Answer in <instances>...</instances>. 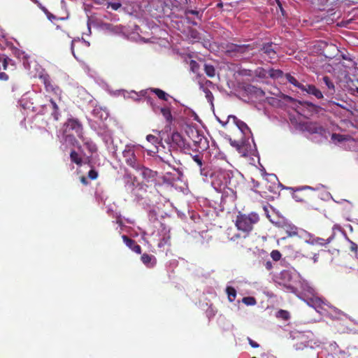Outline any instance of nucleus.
<instances>
[{
  "label": "nucleus",
  "instance_id": "obj_7",
  "mask_svg": "<svg viewBox=\"0 0 358 358\" xmlns=\"http://www.w3.org/2000/svg\"><path fill=\"white\" fill-rule=\"evenodd\" d=\"M64 126L65 133L74 131L79 138H83V127L78 120L76 119H69Z\"/></svg>",
  "mask_w": 358,
  "mask_h": 358
},
{
  "label": "nucleus",
  "instance_id": "obj_28",
  "mask_svg": "<svg viewBox=\"0 0 358 358\" xmlns=\"http://www.w3.org/2000/svg\"><path fill=\"white\" fill-rule=\"evenodd\" d=\"M285 77L286 80L291 84H292L294 86L296 87L297 88L300 89L301 86L303 83H299L294 76H292L290 73H286L285 74Z\"/></svg>",
  "mask_w": 358,
  "mask_h": 358
},
{
  "label": "nucleus",
  "instance_id": "obj_22",
  "mask_svg": "<svg viewBox=\"0 0 358 358\" xmlns=\"http://www.w3.org/2000/svg\"><path fill=\"white\" fill-rule=\"evenodd\" d=\"M200 89L204 92L206 99L210 103L211 106L213 107L214 106V104H213L214 96H213L212 92L207 87H206L204 86V85L202 83H200Z\"/></svg>",
  "mask_w": 358,
  "mask_h": 358
},
{
  "label": "nucleus",
  "instance_id": "obj_15",
  "mask_svg": "<svg viewBox=\"0 0 358 358\" xmlns=\"http://www.w3.org/2000/svg\"><path fill=\"white\" fill-rule=\"evenodd\" d=\"M122 238L126 245L129 247L131 250H133L137 254H140L141 252V246L139 245H137L135 241L129 238L125 235H123Z\"/></svg>",
  "mask_w": 358,
  "mask_h": 358
},
{
  "label": "nucleus",
  "instance_id": "obj_24",
  "mask_svg": "<svg viewBox=\"0 0 358 358\" xmlns=\"http://www.w3.org/2000/svg\"><path fill=\"white\" fill-rule=\"evenodd\" d=\"M101 135L102 139L104 141L106 145L108 146V149H110L109 146H110V145L113 144V141L110 131H106L103 133H102Z\"/></svg>",
  "mask_w": 358,
  "mask_h": 358
},
{
  "label": "nucleus",
  "instance_id": "obj_32",
  "mask_svg": "<svg viewBox=\"0 0 358 358\" xmlns=\"http://www.w3.org/2000/svg\"><path fill=\"white\" fill-rule=\"evenodd\" d=\"M83 142L85 146L91 154L96 151V146L92 141L87 139H83Z\"/></svg>",
  "mask_w": 358,
  "mask_h": 358
},
{
  "label": "nucleus",
  "instance_id": "obj_42",
  "mask_svg": "<svg viewBox=\"0 0 358 358\" xmlns=\"http://www.w3.org/2000/svg\"><path fill=\"white\" fill-rule=\"evenodd\" d=\"M271 257L274 261H278L281 257V254L278 250H273Z\"/></svg>",
  "mask_w": 358,
  "mask_h": 358
},
{
  "label": "nucleus",
  "instance_id": "obj_27",
  "mask_svg": "<svg viewBox=\"0 0 358 358\" xmlns=\"http://www.w3.org/2000/svg\"><path fill=\"white\" fill-rule=\"evenodd\" d=\"M93 114L96 117H97L101 120L106 119L108 116V113L106 110H102L101 108H96L93 110Z\"/></svg>",
  "mask_w": 358,
  "mask_h": 358
},
{
  "label": "nucleus",
  "instance_id": "obj_10",
  "mask_svg": "<svg viewBox=\"0 0 358 358\" xmlns=\"http://www.w3.org/2000/svg\"><path fill=\"white\" fill-rule=\"evenodd\" d=\"M300 90L303 92H306L309 95H313L318 99H321L324 97L322 92L313 85L303 83Z\"/></svg>",
  "mask_w": 358,
  "mask_h": 358
},
{
  "label": "nucleus",
  "instance_id": "obj_12",
  "mask_svg": "<svg viewBox=\"0 0 358 358\" xmlns=\"http://www.w3.org/2000/svg\"><path fill=\"white\" fill-rule=\"evenodd\" d=\"M140 174L143 176V178L148 182L152 181L155 180L157 172L154 171L148 168H146L142 166L141 164H139L138 168L135 169Z\"/></svg>",
  "mask_w": 358,
  "mask_h": 358
},
{
  "label": "nucleus",
  "instance_id": "obj_29",
  "mask_svg": "<svg viewBox=\"0 0 358 358\" xmlns=\"http://www.w3.org/2000/svg\"><path fill=\"white\" fill-rule=\"evenodd\" d=\"M226 292L227 294L229 301L230 302H233L236 296V289L231 286H227L226 288Z\"/></svg>",
  "mask_w": 358,
  "mask_h": 358
},
{
  "label": "nucleus",
  "instance_id": "obj_4",
  "mask_svg": "<svg viewBox=\"0 0 358 358\" xmlns=\"http://www.w3.org/2000/svg\"><path fill=\"white\" fill-rule=\"evenodd\" d=\"M313 336L312 333L307 332L304 333H298L296 336V338L299 340V342L295 344L296 350H303L305 347H310L313 348L314 345L316 346L320 345L319 341L313 342L311 337Z\"/></svg>",
  "mask_w": 358,
  "mask_h": 358
},
{
  "label": "nucleus",
  "instance_id": "obj_17",
  "mask_svg": "<svg viewBox=\"0 0 358 358\" xmlns=\"http://www.w3.org/2000/svg\"><path fill=\"white\" fill-rule=\"evenodd\" d=\"M275 45L273 43L264 44L261 50L266 54L269 58L274 59L275 57L276 51L275 50Z\"/></svg>",
  "mask_w": 358,
  "mask_h": 358
},
{
  "label": "nucleus",
  "instance_id": "obj_14",
  "mask_svg": "<svg viewBox=\"0 0 358 358\" xmlns=\"http://www.w3.org/2000/svg\"><path fill=\"white\" fill-rule=\"evenodd\" d=\"M230 119L233 120L234 124L238 127V128L241 130L245 136H247L248 134L252 135V132L250 128L244 122L238 119L236 116L231 115L228 116V120Z\"/></svg>",
  "mask_w": 358,
  "mask_h": 358
},
{
  "label": "nucleus",
  "instance_id": "obj_18",
  "mask_svg": "<svg viewBox=\"0 0 358 358\" xmlns=\"http://www.w3.org/2000/svg\"><path fill=\"white\" fill-rule=\"evenodd\" d=\"M171 141L178 148H183L185 146V141L181 134L175 131L171 135Z\"/></svg>",
  "mask_w": 358,
  "mask_h": 358
},
{
  "label": "nucleus",
  "instance_id": "obj_39",
  "mask_svg": "<svg viewBox=\"0 0 358 358\" xmlns=\"http://www.w3.org/2000/svg\"><path fill=\"white\" fill-rule=\"evenodd\" d=\"M189 36L190 38H192L194 41H199L201 38L199 33L195 29H190Z\"/></svg>",
  "mask_w": 358,
  "mask_h": 358
},
{
  "label": "nucleus",
  "instance_id": "obj_30",
  "mask_svg": "<svg viewBox=\"0 0 358 358\" xmlns=\"http://www.w3.org/2000/svg\"><path fill=\"white\" fill-rule=\"evenodd\" d=\"M322 80L327 88L331 91V94H333L335 92V85L333 82L328 76H324Z\"/></svg>",
  "mask_w": 358,
  "mask_h": 358
},
{
  "label": "nucleus",
  "instance_id": "obj_35",
  "mask_svg": "<svg viewBox=\"0 0 358 358\" xmlns=\"http://www.w3.org/2000/svg\"><path fill=\"white\" fill-rule=\"evenodd\" d=\"M153 92L155 93V94L160 99L164 101H167L168 98L169 97V95L166 94L165 92H164L162 90L159 89H154Z\"/></svg>",
  "mask_w": 358,
  "mask_h": 358
},
{
  "label": "nucleus",
  "instance_id": "obj_44",
  "mask_svg": "<svg viewBox=\"0 0 358 358\" xmlns=\"http://www.w3.org/2000/svg\"><path fill=\"white\" fill-rule=\"evenodd\" d=\"M146 139H147V141H148V142H150V143H152V144L159 143V140H158V138H157L156 136H153V135H152V134H149V135H148V136H147V137H146Z\"/></svg>",
  "mask_w": 358,
  "mask_h": 358
},
{
  "label": "nucleus",
  "instance_id": "obj_8",
  "mask_svg": "<svg viewBox=\"0 0 358 358\" xmlns=\"http://www.w3.org/2000/svg\"><path fill=\"white\" fill-rule=\"evenodd\" d=\"M41 113H45L48 110H51V115L53 116L55 120H58L59 119V106L56 101H55L52 98L48 99V103L41 104Z\"/></svg>",
  "mask_w": 358,
  "mask_h": 358
},
{
  "label": "nucleus",
  "instance_id": "obj_57",
  "mask_svg": "<svg viewBox=\"0 0 358 358\" xmlns=\"http://www.w3.org/2000/svg\"><path fill=\"white\" fill-rule=\"evenodd\" d=\"M185 14H192L195 15H198L199 14V11L194 10H186Z\"/></svg>",
  "mask_w": 358,
  "mask_h": 358
},
{
  "label": "nucleus",
  "instance_id": "obj_25",
  "mask_svg": "<svg viewBox=\"0 0 358 358\" xmlns=\"http://www.w3.org/2000/svg\"><path fill=\"white\" fill-rule=\"evenodd\" d=\"M267 73L268 75L273 79L281 78L285 76L284 73L280 69H270Z\"/></svg>",
  "mask_w": 358,
  "mask_h": 358
},
{
  "label": "nucleus",
  "instance_id": "obj_16",
  "mask_svg": "<svg viewBox=\"0 0 358 358\" xmlns=\"http://www.w3.org/2000/svg\"><path fill=\"white\" fill-rule=\"evenodd\" d=\"M152 110L155 113H157L158 110L161 112L164 117L166 119V120L169 122H171L173 117L171 113V110L167 107H158L155 105L152 106Z\"/></svg>",
  "mask_w": 358,
  "mask_h": 358
},
{
  "label": "nucleus",
  "instance_id": "obj_64",
  "mask_svg": "<svg viewBox=\"0 0 358 358\" xmlns=\"http://www.w3.org/2000/svg\"><path fill=\"white\" fill-rule=\"evenodd\" d=\"M306 286L307 287V292H309L310 294H313V289L312 287H310V286H308V285H306Z\"/></svg>",
  "mask_w": 358,
  "mask_h": 358
},
{
  "label": "nucleus",
  "instance_id": "obj_38",
  "mask_svg": "<svg viewBox=\"0 0 358 358\" xmlns=\"http://www.w3.org/2000/svg\"><path fill=\"white\" fill-rule=\"evenodd\" d=\"M65 141L69 142V143L75 145L76 143H77L75 137L73 134L70 133H65Z\"/></svg>",
  "mask_w": 358,
  "mask_h": 358
},
{
  "label": "nucleus",
  "instance_id": "obj_53",
  "mask_svg": "<svg viewBox=\"0 0 358 358\" xmlns=\"http://www.w3.org/2000/svg\"><path fill=\"white\" fill-rule=\"evenodd\" d=\"M149 218L150 220H157L156 213L154 210H150L149 212Z\"/></svg>",
  "mask_w": 358,
  "mask_h": 358
},
{
  "label": "nucleus",
  "instance_id": "obj_40",
  "mask_svg": "<svg viewBox=\"0 0 358 358\" xmlns=\"http://www.w3.org/2000/svg\"><path fill=\"white\" fill-rule=\"evenodd\" d=\"M243 302L244 303H245L246 305L252 306L256 303V300L253 297L248 296V297H244L243 299Z\"/></svg>",
  "mask_w": 358,
  "mask_h": 358
},
{
  "label": "nucleus",
  "instance_id": "obj_60",
  "mask_svg": "<svg viewBox=\"0 0 358 358\" xmlns=\"http://www.w3.org/2000/svg\"><path fill=\"white\" fill-rule=\"evenodd\" d=\"M319 255L317 253H314L312 259L314 263H317L318 262Z\"/></svg>",
  "mask_w": 358,
  "mask_h": 358
},
{
  "label": "nucleus",
  "instance_id": "obj_5",
  "mask_svg": "<svg viewBox=\"0 0 358 358\" xmlns=\"http://www.w3.org/2000/svg\"><path fill=\"white\" fill-rule=\"evenodd\" d=\"M122 155L125 159L126 163L129 166L134 168V169L139 167L140 163L138 162L135 156L134 148L133 146L129 145H126L124 150L122 152Z\"/></svg>",
  "mask_w": 358,
  "mask_h": 358
},
{
  "label": "nucleus",
  "instance_id": "obj_26",
  "mask_svg": "<svg viewBox=\"0 0 358 358\" xmlns=\"http://www.w3.org/2000/svg\"><path fill=\"white\" fill-rule=\"evenodd\" d=\"M350 138V136L348 135H342L340 134H333L331 135V140L335 143H341L343 141H347Z\"/></svg>",
  "mask_w": 358,
  "mask_h": 358
},
{
  "label": "nucleus",
  "instance_id": "obj_11",
  "mask_svg": "<svg viewBox=\"0 0 358 358\" xmlns=\"http://www.w3.org/2000/svg\"><path fill=\"white\" fill-rule=\"evenodd\" d=\"M252 142H254V140L252 139ZM241 148H239V153L243 157H247L249 155H254L256 152V145L255 143H253V145H251L248 141H243L241 143Z\"/></svg>",
  "mask_w": 358,
  "mask_h": 358
},
{
  "label": "nucleus",
  "instance_id": "obj_45",
  "mask_svg": "<svg viewBox=\"0 0 358 358\" xmlns=\"http://www.w3.org/2000/svg\"><path fill=\"white\" fill-rule=\"evenodd\" d=\"M321 5H334L338 0H317Z\"/></svg>",
  "mask_w": 358,
  "mask_h": 358
},
{
  "label": "nucleus",
  "instance_id": "obj_34",
  "mask_svg": "<svg viewBox=\"0 0 358 358\" xmlns=\"http://www.w3.org/2000/svg\"><path fill=\"white\" fill-rule=\"evenodd\" d=\"M170 239H171L170 235L160 236L159 242L158 243V247L162 248V247L165 246L166 245H169Z\"/></svg>",
  "mask_w": 358,
  "mask_h": 358
},
{
  "label": "nucleus",
  "instance_id": "obj_1",
  "mask_svg": "<svg viewBox=\"0 0 358 358\" xmlns=\"http://www.w3.org/2000/svg\"><path fill=\"white\" fill-rule=\"evenodd\" d=\"M259 220V217L256 213H251L248 215L241 214L236 217V226L238 229L248 233L252 231L253 225Z\"/></svg>",
  "mask_w": 358,
  "mask_h": 358
},
{
  "label": "nucleus",
  "instance_id": "obj_51",
  "mask_svg": "<svg viewBox=\"0 0 358 358\" xmlns=\"http://www.w3.org/2000/svg\"><path fill=\"white\" fill-rule=\"evenodd\" d=\"M1 61L3 62V69H6L7 65H8V62L11 61V59L6 56H3V57L1 58Z\"/></svg>",
  "mask_w": 358,
  "mask_h": 358
},
{
  "label": "nucleus",
  "instance_id": "obj_49",
  "mask_svg": "<svg viewBox=\"0 0 358 358\" xmlns=\"http://www.w3.org/2000/svg\"><path fill=\"white\" fill-rule=\"evenodd\" d=\"M230 144L232 147L234 148H236V150H238V152H239V148H241V143L236 141H232L231 140L230 141Z\"/></svg>",
  "mask_w": 358,
  "mask_h": 358
},
{
  "label": "nucleus",
  "instance_id": "obj_46",
  "mask_svg": "<svg viewBox=\"0 0 358 358\" xmlns=\"http://www.w3.org/2000/svg\"><path fill=\"white\" fill-rule=\"evenodd\" d=\"M80 41V38H74L71 41V52H72V55H73V57L77 59L76 56V54H75V52H74V45H75V43L76 42H79Z\"/></svg>",
  "mask_w": 358,
  "mask_h": 358
},
{
  "label": "nucleus",
  "instance_id": "obj_36",
  "mask_svg": "<svg viewBox=\"0 0 358 358\" xmlns=\"http://www.w3.org/2000/svg\"><path fill=\"white\" fill-rule=\"evenodd\" d=\"M159 234L160 236L170 235V228L164 223H161Z\"/></svg>",
  "mask_w": 358,
  "mask_h": 358
},
{
  "label": "nucleus",
  "instance_id": "obj_50",
  "mask_svg": "<svg viewBox=\"0 0 358 358\" xmlns=\"http://www.w3.org/2000/svg\"><path fill=\"white\" fill-rule=\"evenodd\" d=\"M280 275L282 278L285 280L287 279L288 280H289L291 278V274L288 271H283L282 272H281Z\"/></svg>",
  "mask_w": 358,
  "mask_h": 358
},
{
  "label": "nucleus",
  "instance_id": "obj_58",
  "mask_svg": "<svg viewBox=\"0 0 358 358\" xmlns=\"http://www.w3.org/2000/svg\"><path fill=\"white\" fill-rule=\"evenodd\" d=\"M8 79V76L6 73L1 72L0 73V80H7Z\"/></svg>",
  "mask_w": 358,
  "mask_h": 358
},
{
  "label": "nucleus",
  "instance_id": "obj_31",
  "mask_svg": "<svg viewBox=\"0 0 358 358\" xmlns=\"http://www.w3.org/2000/svg\"><path fill=\"white\" fill-rule=\"evenodd\" d=\"M204 71L206 75L210 78H213L215 75V69L213 65L205 64Z\"/></svg>",
  "mask_w": 358,
  "mask_h": 358
},
{
  "label": "nucleus",
  "instance_id": "obj_43",
  "mask_svg": "<svg viewBox=\"0 0 358 358\" xmlns=\"http://www.w3.org/2000/svg\"><path fill=\"white\" fill-rule=\"evenodd\" d=\"M199 65L194 60L190 62V69L194 73H196L199 70Z\"/></svg>",
  "mask_w": 358,
  "mask_h": 358
},
{
  "label": "nucleus",
  "instance_id": "obj_56",
  "mask_svg": "<svg viewBox=\"0 0 358 358\" xmlns=\"http://www.w3.org/2000/svg\"><path fill=\"white\" fill-rule=\"evenodd\" d=\"M248 339L250 345L252 348H258L259 347V344L257 343L256 342H255L254 341H252L251 338H248Z\"/></svg>",
  "mask_w": 358,
  "mask_h": 358
},
{
  "label": "nucleus",
  "instance_id": "obj_19",
  "mask_svg": "<svg viewBox=\"0 0 358 358\" xmlns=\"http://www.w3.org/2000/svg\"><path fill=\"white\" fill-rule=\"evenodd\" d=\"M141 259L142 262L149 268L153 267L156 264V258L155 256L152 255H149L147 253H144L141 257Z\"/></svg>",
  "mask_w": 358,
  "mask_h": 358
},
{
  "label": "nucleus",
  "instance_id": "obj_37",
  "mask_svg": "<svg viewBox=\"0 0 358 358\" xmlns=\"http://www.w3.org/2000/svg\"><path fill=\"white\" fill-rule=\"evenodd\" d=\"M276 316L278 317L282 318L285 320H288L289 317V313L287 310H280Z\"/></svg>",
  "mask_w": 358,
  "mask_h": 358
},
{
  "label": "nucleus",
  "instance_id": "obj_33",
  "mask_svg": "<svg viewBox=\"0 0 358 358\" xmlns=\"http://www.w3.org/2000/svg\"><path fill=\"white\" fill-rule=\"evenodd\" d=\"M70 157L71 162L76 163L78 165L82 164V158L79 156L78 153L73 150L71 152Z\"/></svg>",
  "mask_w": 358,
  "mask_h": 358
},
{
  "label": "nucleus",
  "instance_id": "obj_6",
  "mask_svg": "<svg viewBox=\"0 0 358 358\" xmlns=\"http://www.w3.org/2000/svg\"><path fill=\"white\" fill-rule=\"evenodd\" d=\"M193 161L196 163V166L199 169L200 174L207 178L210 175V166L207 162L203 160V155L196 154L191 155Z\"/></svg>",
  "mask_w": 358,
  "mask_h": 358
},
{
  "label": "nucleus",
  "instance_id": "obj_59",
  "mask_svg": "<svg viewBox=\"0 0 358 358\" xmlns=\"http://www.w3.org/2000/svg\"><path fill=\"white\" fill-rule=\"evenodd\" d=\"M282 284H283V285H284L285 287H287L288 289H291L292 291H293L294 287H293V286H292L290 283H289L288 282H282Z\"/></svg>",
  "mask_w": 358,
  "mask_h": 358
},
{
  "label": "nucleus",
  "instance_id": "obj_48",
  "mask_svg": "<svg viewBox=\"0 0 358 358\" xmlns=\"http://www.w3.org/2000/svg\"><path fill=\"white\" fill-rule=\"evenodd\" d=\"M103 27H104L106 29H107V30H108V31H114V32L117 31V30L116 29V28H115V27H114L113 26V24H110V23H106V24H103Z\"/></svg>",
  "mask_w": 358,
  "mask_h": 358
},
{
  "label": "nucleus",
  "instance_id": "obj_52",
  "mask_svg": "<svg viewBox=\"0 0 358 358\" xmlns=\"http://www.w3.org/2000/svg\"><path fill=\"white\" fill-rule=\"evenodd\" d=\"M38 7L41 9L46 15H49L50 12L48 10V9L43 6L40 2L37 4Z\"/></svg>",
  "mask_w": 358,
  "mask_h": 358
},
{
  "label": "nucleus",
  "instance_id": "obj_62",
  "mask_svg": "<svg viewBox=\"0 0 358 358\" xmlns=\"http://www.w3.org/2000/svg\"><path fill=\"white\" fill-rule=\"evenodd\" d=\"M357 248H358V246L357 244H355V243H352V245H351V250L352 251H357Z\"/></svg>",
  "mask_w": 358,
  "mask_h": 358
},
{
  "label": "nucleus",
  "instance_id": "obj_9",
  "mask_svg": "<svg viewBox=\"0 0 358 358\" xmlns=\"http://www.w3.org/2000/svg\"><path fill=\"white\" fill-rule=\"evenodd\" d=\"M191 132L193 137L194 145L198 149H201L202 150L207 149L208 147L207 138L200 134L197 130H192Z\"/></svg>",
  "mask_w": 358,
  "mask_h": 358
},
{
  "label": "nucleus",
  "instance_id": "obj_47",
  "mask_svg": "<svg viewBox=\"0 0 358 358\" xmlns=\"http://www.w3.org/2000/svg\"><path fill=\"white\" fill-rule=\"evenodd\" d=\"M98 176V173L97 172L94 170V169H91L89 173H88V177L92 179V180H94L97 178Z\"/></svg>",
  "mask_w": 358,
  "mask_h": 358
},
{
  "label": "nucleus",
  "instance_id": "obj_20",
  "mask_svg": "<svg viewBox=\"0 0 358 358\" xmlns=\"http://www.w3.org/2000/svg\"><path fill=\"white\" fill-rule=\"evenodd\" d=\"M304 128L306 131L311 134L321 133L322 128L318 126L316 123L309 122L304 125Z\"/></svg>",
  "mask_w": 358,
  "mask_h": 358
},
{
  "label": "nucleus",
  "instance_id": "obj_61",
  "mask_svg": "<svg viewBox=\"0 0 358 358\" xmlns=\"http://www.w3.org/2000/svg\"><path fill=\"white\" fill-rule=\"evenodd\" d=\"M80 181L83 184H84L85 185L88 184V180L85 176H82L80 178Z\"/></svg>",
  "mask_w": 358,
  "mask_h": 358
},
{
  "label": "nucleus",
  "instance_id": "obj_13",
  "mask_svg": "<svg viewBox=\"0 0 358 358\" xmlns=\"http://www.w3.org/2000/svg\"><path fill=\"white\" fill-rule=\"evenodd\" d=\"M41 79L45 85V90L48 92H53L55 95L60 96V89L52 84L48 76H42Z\"/></svg>",
  "mask_w": 358,
  "mask_h": 358
},
{
  "label": "nucleus",
  "instance_id": "obj_3",
  "mask_svg": "<svg viewBox=\"0 0 358 358\" xmlns=\"http://www.w3.org/2000/svg\"><path fill=\"white\" fill-rule=\"evenodd\" d=\"M254 49V45L251 44L248 45H238V44H230L227 47V52L232 56L241 55L244 57H250L253 55V53L250 52Z\"/></svg>",
  "mask_w": 358,
  "mask_h": 358
},
{
  "label": "nucleus",
  "instance_id": "obj_21",
  "mask_svg": "<svg viewBox=\"0 0 358 358\" xmlns=\"http://www.w3.org/2000/svg\"><path fill=\"white\" fill-rule=\"evenodd\" d=\"M282 229L288 234L289 236H296L298 232V228L290 223H284Z\"/></svg>",
  "mask_w": 358,
  "mask_h": 358
},
{
  "label": "nucleus",
  "instance_id": "obj_55",
  "mask_svg": "<svg viewBox=\"0 0 358 358\" xmlns=\"http://www.w3.org/2000/svg\"><path fill=\"white\" fill-rule=\"evenodd\" d=\"M176 1L180 6H185L188 3V0H176Z\"/></svg>",
  "mask_w": 358,
  "mask_h": 358
},
{
  "label": "nucleus",
  "instance_id": "obj_54",
  "mask_svg": "<svg viewBox=\"0 0 358 358\" xmlns=\"http://www.w3.org/2000/svg\"><path fill=\"white\" fill-rule=\"evenodd\" d=\"M264 265L267 270H271L273 267L272 262L271 261L266 262Z\"/></svg>",
  "mask_w": 358,
  "mask_h": 358
},
{
  "label": "nucleus",
  "instance_id": "obj_23",
  "mask_svg": "<svg viewBox=\"0 0 358 358\" xmlns=\"http://www.w3.org/2000/svg\"><path fill=\"white\" fill-rule=\"evenodd\" d=\"M331 238H329L326 241H324L322 238H315L313 239L306 240V242L308 243L312 244V245L319 244L321 245H324L329 243L331 242Z\"/></svg>",
  "mask_w": 358,
  "mask_h": 358
},
{
  "label": "nucleus",
  "instance_id": "obj_63",
  "mask_svg": "<svg viewBox=\"0 0 358 358\" xmlns=\"http://www.w3.org/2000/svg\"><path fill=\"white\" fill-rule=\"evenodd\" d=\"M331 103H332V104H334V105H336V106H339V107H340V108H341L346 109V107H345V106H343V105L341 104V103H336V102H335V101H331Z\"/></svg>",
  "mask_w": 358,
  "mask_h": 358
},
{
  "label": "nucleus",
  "instance_id": "obj_2",
  "mask_svg": "<svg viewBox=\"0 0 358 358\" xmlns=\"http://www.w3.org/2000/svg\"><path fill=\"white\" fill-rule=\"evenodd\" d=\"M209 176L213 178L212 183L213 185H217L218 187H222L230 184L233 173L229 170L216 168L213 172L210 171Z\"/></svg>",
  "mask_w": 358,
  "mask_h": 358
},
{
  "label": "nucleus",
  "instance_id": "obj_41",
  "mask_svg": "<svg viewBox=\"0 0 358 358\" xmlns=\"http://www.w3.org/2000/svg\"><path fill=\"white\" fill-rule=\"evenodd\" d=\"M107 8H111L114 10H118L121 7V3L119 2H108Z\"/></svg>",
  "mask_w": 358,
  "mask_h": 358
}]
</instances>
